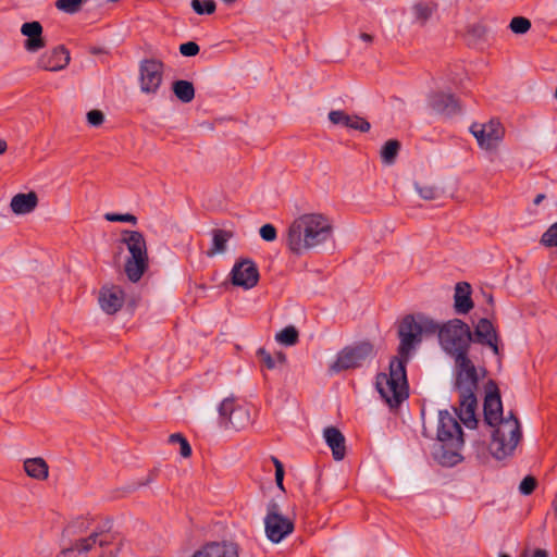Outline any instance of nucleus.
Masks as SVG:
<instances>
[{
    "instance_id": "nucleus-15",
    "label": "nucleus",
    "mask_w": 557,
    "mask_h": 557,
    "mask_svg": "<svg viewBox=\"0 0 557 557\" xmlns=\"http://www.w3.org/2000/svg\"><path fill=\"white\" fill-rule=\"evenodd\" d=\"M70 60L69 50L61 45L42 53L38 59V66L45 71L57 72L66 67Z\"/></svg>"
},
{
    "instance_id": "nucleus-33",
    "label": "nucleus",
    "mask_w": 557,
    "mask_h": 557,
    "mask_svg": "<svg viewBox=\"0 0 557 557\" xmlns=\"http://www.w3.org/2000/svg\"><path fill=\"white\" fill-rule=\"evenodd\" d=\"M468 351L469 350H460L458 352L450 355L455 358L457 371L469 370V369L475 368V366L473 364V362L471 361V359L468 356Z\"/></svg>"
},
{
    "instance_id": "nucleus-53",
    "label": "nucleus",
    "mask_w": 557,
    "mask_h": 557,
    "mask_svg": "<svg viewBox=\"0 0 557 557\" xmlns=\"http://www.w3.org/2000/svg\"><path fill=\"white\" fill-rule=\"evenodd\" d=\"M169 443H171V444H176V443H178V444H180V440H173V438H172V434H171V435L169 436Z\"/></svg>"
},
{
    "instance_id": "nucleus-51",
    "label": "nucleus",
    "mask_w": 557,
    "mask_h": 557,
    "mask_svg": "<svg viewBox=\"0 0 557 557\" xmlns=\"http://www.w3.org/2000/svg\"><path fill=\"white\" fill-rule=\"evenodd\" d=\"M8 149V144L4 139L0 138V156L3 154Z\"/></svg>"
},
{
    "instance_id": "nucleus-4",
    "label": "nucleus",
    "mask_w": 557,
    "mask_h": 557,
    "mask_svg": "<svg viewBox=\"0 0 557 557\" xmlns=\"http://www.w3.org/2000/svg\"><path fill=\"white\" fill-rule=\"evenodd\" d=\"M121 542L109 529L92 531L87 537L63 549L57 557H116Z\"/></svg>"
},
{
    "instance_id": "nucleus-46",
    "label": "nucleus",
    "mask_w": 557,
    "mask_h": 557,
    "mask_svg": "<svg viewBox=\"0 0 557 557\" xmlns=\"http://www.w3.org/2000/svg\"><path fill=\"white\" fill-rule=\"evenodd\" d=\"M274 359L276 361V366L286 363V355L283 351H277L274 356Z\"/></svg>"
},
{
    "instance_id": "nucleus-27",
    "label": "nucleus",
    "mask_w": 557,
    "mask_h": 557,
    "mask_svg": "<svg viewBox=\"0 0 557 557\" xmlns=\"http://www.w3.org/2000/svg\"><path fill=\"white\" fill-rule=\"evenodd\" d=\"M175 97L183 103H189L195 98V87L191 82L185 79L175 81L172 84Z\"/></svg>"
},
{
    "instance_id": "nucleus-14",
    "label": "nucleus",
    "mask_w": 557,
    "mask_h": 557,
    "mask_svg": "<svg viewBox=\"0 0 557 557\" xmlns=\"http://www.w3.org/2000/svg\"><path fill=\"white\" fill-rule=\"evenodd\" d=\"M231 275L233 285L245 289L255 287L259 281V270L251 259H243L235 263Z\"/></svg>"
},
{
    "instance_id": "nucleus-44",
    "label": "nucleus",
    "mask_w": 557,
    "mask_h": 557,
    "mask_svg": "<svg viewBox=\"0 0 557 557\" xmlns=\"http://www.w3.org/2000/svg\"><path fill=\"white\" fill-rule=\"evenodd\" d=\"M158 474H159V469H157V468L151 469L148 472L146 478L141 479L134 486H132V491H135V490H137V488H139L141 486L149 485L150 483H152L157 479Z\"/></svg>"
},
{
    "instance_id": "nucleus-34",
    "label": "nucleus",
    "mask_w": 557,
    "mask_h": 557,
    "mask_svg": "<svg viewBox=\"0 0 557 557\" xmlns=\"http://www.w3.org/2000/svg\"><path fill=\"white\" fill-rule=\"evenodd\" d=\"M541 244L545 247H557V222L552 224L542 235Z\"/></svg>"
},
{
    "instance_id": "nucleus-26",
    "label": "nucleus",
    "mask_w": 557,
    "mask_h": 557,
    "mask_svg": "<svg viewBox=\"0 0 557 557\" xmlns=\"http://www.w3.org/2000/svg\"><path fill=\"white\" fill-rule=\"evenodd\" d=\"M233 237V232L215 228L212 231V247L207 251L208 257L222 253L226 250L227 242Z\"/></svg>"
},
{
    "instance_id": "nucleus-24",
    "label": "nucleus",
    "mask_w": 557,
    "mask_h": 557,
    "mask_svg": "<svg viewBox=\"0 0 557 557\" xmlns=\"http://www.w3.org/2000/svg\"><path fill=\"white\" fill-rule=\"evenodd\" d=\"M38 206V196L35 191L16 194L10 203L11 210L15 214H27L33 212Z\"/></svg>"
},
{
    "instance_id": "nucleus-23",
    "label": "nucleus",
    "mask_w": 557,
    "mask_h": 557,
    "mask_svg": "<svg viewBox=\"0 0 557 557\" xmlns=\"http://www.w3.org/2000/svg\"><path fill=\"white\" fill-rule=\"evenodd\" d=\"M471 292V285L469 283L459 282L456 284L454 307L457 313L466 314L473 308Z\"/></svg>"
},
{
    "instance_id": "nucleus-40",
    "label": "nucleus",
    "mask_w": 557,
    "mask_h": 557,
    "mask_svg": "<svg viewBox=\"0 0 557 557\" xmlns=\"http://www.w3.org/2000/svg\"><path fill=\"white\" fill-rule=\"evenodd\" d=\"M259 234L265 242H273L277 236L276 228L270 223L262 225L259 230Z\"/></svg>"
},
{
    "instance_id": "nucleus-36",
    "label": "nucleus",
    "mask_w": 557,
    "mask_h": 557,
    "mask_svg": "<svg viewBox=\"0 0 557 557\" xmlns=\"http://www.w3.org/2000/svg\"><path fill=\"white\" fill-rule=\"evenodd\" d=\"M104 219L109 222H127L133 225L137 223V218L131 213H106Z\"/></svg>"
},
{
    "instance_id": "nucleus-57",
    "label": "nucleus",
    "mask_w": 557,
    "mask_h": 557,
    "mask_svg": "<svg viewBox=\"0 0 557 557\" xmlns=\"http://www.w3.org/2000/svg\"><path fill=\"white\" fill-rule=\"evenodd\" d=\"M555 97H556V99H557V88H556Z\"/></svg>"
},
{
    "instance_id": "nucleus-9",
    "label": "nucleus",
    "mask_w": 557,
    "mask_h": 557,
    "mask_svg": "<svg viewBox=\"0 0 557 557\" xmlns=\"http://www.w3.org/2000/svg\"><path fill=\"white\" fill-rule=\"evenodd\" d=\"M374 355V346L370 342H358L339 350L334 362L330 364L329 371L333 374L359 368Z\"/></svg>"
},
{
    "instance_id": "nucleus-35",
    "label": "nucleus",
    "mask_w": 557,
    "mask_h": 557,
    "mask_svg": "<svg viewBox=\"0 0 557 557\" xmlns=\"http://www.w3.org/2000/svg\"><path fill=\"white\" fill-rule=\"evenodd\" d=\"M257 357L259 358L262 366L268 370H273L276 368V361L274 357L265 348L260 347L257 350Z\"/></svg>"
},
{
    "instance_id": "nucleus-54",
    "label": "nucleus",
    "mask_w": 557,
    "mask_h": 557,
    "mask_svg": "<svg viewBox=\"0 0 557 557\" xmlns=\"http://www.w3.org/2000/svg\"><path fill=\"white\" fill-rule=\"evenodd\" d=\"M225 3H233L235 2L236 0H223Z\"/></svg>"
},
{
    "instance_id": "nucleus-45",
    "label": "nucleus",
    "mask_w": 557,
    "mask_h": 557,
    "mask_svg": "<svg viewBox=\"0 0 557 557\" xmlns=\"http://www.w3.org/2000/svg\"><path fill=\"white\" fill-rule=\"evenodd\" d=\"M283 480H284V472H281V469H278V473H275V483H276L277 487L282 491H284Z\"/></svg>"
},
{
    "instance_id": "nucleus-1",
    "label": "nucleus",
    "mask_w": 557,
    "mask_h": 557,
    "mask_svg": "<svg viewBox=\"0 0 557 557\" xmlns=\"http://www.w3.org/2000/svg\"><path fill=\"white\" fill-rule=\"evenodd\" d=\"M440 329L438 323L421 313L407 314L399 321L397 355L389 361V373H379L375 382L377 392L391 408H398L409 396L406 367L423 334H438Z\"/></svg>"
},
{
    "instance_id": "nucleus-37",
    "label": "nucleus",
    "mask_w": 557,
    "mask_h": 557,
    "mask_svg": "<svg viewBox=\"0 0 557 557\" xmlns=\"http://www.w3.org/2000/svg\"><path fill=\"white\" fill-rule=\"evenodd\" d=\"M536 485V479L531 475H528L520 482L519 492L522 495H530L534 492Z\"/></svg>"
},
{
    "instance_id": "nucleus-39",
    "label": "nucleus",
    "mask_w": 557,
    "mask_h": 557,
    "mask_svg": "<svg viewBox=\"0 0 557 557\" xmlns=\"http://www.w3.org/2000/svg\"><path fill=\"white\" fill-rule=\"evenodd\" d=\"M172 438L180 440V454L182 457L188 458L191 456V447L185 436L181 433H174L172 434Z\"/></svg>"
},
{
    "instance_id": "nucleus-25",
    "label": "nucleus",
    "mask_w": 557,
    "mask_h": 557,
    "mask_svg": "<svg viewBox=\"0 0 557 557\" xmlns=\"http://www.w3.org/2000/svg\"><path fill=\"white\" fill-rule=\"evenodd\" d=\"M24 470L28 476L36 480H46L49 475L48 463L40 457L26 459Z\"/></svg>"
},
{
    "instance_id": "nucleus-12",
    "label": "nucleus",
    "mask_w": 557,
    "mask_h": 557,
    "mask_svg": "<svg viewBox=\"0 0 557 557\" xmlns=\"http://www.w3.org/2000/svg\"><path fill=\"white\" fill-rule=\"evenodd\" d=\"M219 416L224 428L240 430L250 422L249 410L245 406L237 405L234 397L223 399L219 406Z\"/></svg>"
},
{
    "instance_id": "nucleus-13",
    "label": "nucleus",
    "mask_w": 557,
    "mask_h": 557,
    "mask_svg": "<svg viewBox=\"0 0 557 557\" xmlns=\"http://www.w3.org/2000/svg\"><path fill=\"white\" fill-rule=\"evenodd\" d=\"M470 132L478 140L479 146L485 150L495 149L505 134L502 123L495 119L487 123H473L470 126Z\"/></svg>"
},
{
    "instance_id": "nucleus-29",
    "label": "nucleus",
    "mask_w": 557,
    "mask_h": 557,
    "mask_svg": "<svg viewBox=\"0 0 557 557\" xmlns=\"http://www.w3.org/2000/svg\"><path fill=\"white\" fill-rule=\"evenodd\" d=\"M275 339L285 346H293L298 343L299 333L295 326L288 325L275 335Z\"/></svg>"
},
{
    "instance_id": "nucleus-47",
    "label": "nucleus",
    "mask_w": 557,
    "mask_h": 557,
    "mask_svg": "<svg viewBox=\"0 0 557 557\" xmlns=\"http://www.w3.org/2000/svg\"><path fill=\"white\" fill-rule=\"evenodd\" d=\"M472 32H473V34H475L476 36L481 37V36H484V34H485L486 29H485V27H484V26H482V25H474V26L472 27Z\"/></svg>"
},
{
    "instance_id": "nucleus-58",
    "label": "nucleus",
    "mask_w": 557,
    "mask_h": 557,
    "mask_svg": "<svg viewBox=\"0 0 557 557\" xmlns=\"http://www.w3.org/2000/svg\"><path fill=\"white\" fill-rule=\"evenodd\" d=\"M556 510H557V504H556Z\"/></svg>"
},
{
    "instance_id": "nucleus-30",
    "label": "nucleus",
    "mask_w": 557,
    "mask_h": 557,
    "mask_svg": "<svg viewBox=\"0 0 557 557\" xmlns=\"http://www.w3.org/2000/svg\"><path fill=\"white\" fill-rule=\"evenodd\" d=\"M193 10L199 14H212L215 11V2L214 0H191Z\"/></svg>"
},
{
    "instance_id": "nucleus-20",
    "label": "nucleus",
    "mask_w": 557,
    "mask_h": 557,
    "mask_svg": "<svg viewBox=\"0 0 557 557\" xmlns=\"http://www.w3.org/2000/svg\"><path fill=\"white\" fill-rule=\"evenodd\" d=\"M329 120L334 125H343L347 128L367 133L371 128V124L359 115H349L343 110H333L329 113Z\"/></svg>"
},
{
    "instance_id": "nucleus-49",
    "label": "nucleus",
    "mask_w": 557,
    "mask_h": 557,
    "mask_svg": "<svg viewBox=\"0 0 557 557\" xmlns=\"http://www.w3.org/2000/svg\"><path fill=\"white\" fill-rule=\"evenodd\" d=\"M532 557H548V554L545 549L536 548Z\"/></svg>"
},
{
    "instance_id": "nucleus-10",
    "label": "nucleus",
    "mask_w": 557,
    "mask_h": 557,
    "mask_svg": "<svg viewBox=\"0 0 557 557\" xmlns=\"http://www.w3.org/2000/svg\"><path fill=\"white\" fill-rule=\"evenodd\" d=\"M140 91L145 95H157L164 76V63L154 58L143 59L138 65Z\"/></svg>"
},
{
    "instance_id": "nucleus-2",
    "label": "nucleus",
    "mask_w": 557,
    "mask_h": 557,
    "mask_svg": "<svg viewBox=\"0 0 557 557\" xmlns=\"http://www.w3.org/2000/svg\"><path fill=\"white\" fill-rule=\"evenodd\" d=\"M486 395L483 404L484 422L493 428L490 451L497 460L513 455L522 438L521 425L512 411L503 416V404L499 388L495 381L486 383Z\"/></svg>"
},
{
    "instance_id": "nucleus-11",
    "label": "nucleus",
    "mask_w": 557,
    "mask_h": 557,
    "mask_svg": "<svg viewBox=\"0 0 557 557\" xmlns=\"http://www.w3.org/2000/svg\"><path fill=\"white\" fill-rule=\"evenodd\" d=\"M265 534L272 543H280L294 531V522L280 512V506L275 500H270L264 518Z\"/></svg>"
},
{
    "instance_id": "nucleus-48",
    "label": "nucleus",
    "mask_w": 557,
    "mask_h": 557,
    "mask_svg": "<svg viewBox=\"0 0 557 557\" xmlns=\"http://www.w3.org/2000/svg\"><path fill=\"white\" fill-rule=\"evenodd\" d=\"M271 460L275 467V473H278V469H281V472H284V466L276 457L272 456Z\"/></svg>"
},
{
    "instance_id": "nucleus-43",
    "label": "nucleus",
    "mask_w": 557,
    "mask_h": 557,
    "mask_svg": "<svg viewBox=\"0 0 557 557\" xmlns=\"http://www.w3.org/2000/svg\"><path fill=\"white\" fill-rule=\"evenodd\" d=\"M87 121L91 126H100L104 122V114L100 110H91L87 113Z\"/></svg>"
},
{
    "instance_id": "nucleus-28",
    "label": "nucleus",
    "mask_w": 557,
    "mask_h": 557,
    "mask_svg": "<svg viewBox=\"0 0 557 557\" xmlns=\"http://www.w3.org/2000/svg\"><path fill=\"white\" fill-rule=\"evenodd\" d=\"M400 150V143L396 139L387 140L381 149V159L385 164H393Z\"/></svg>"
},
{
    "instance_id": "nucleus-56",
    "label": "nucleus",
    "mask_w": 557,
    "mask_h": 557,
    "mask_svg": "<svg viewBox=\"0 0 557 557\" xmlns=\"http://www.w3.org/2000/svg\"><path fill=\"white\" fill-rule=\"evenodd\" d=\"M499 557H510L509 555L502 554Z\"/></svg>"
},
{
    "instance_id": "nucleus-8",
    "label": "nucleus",
    "mask_w": 557,
    "mask_h": 557,
    "mask_svg": "<svg viewBox=\"0 0 557 557\" xmlns=\"http://www.w3.org/2000/svg\"><path fill=\"white\" fill-rule=\"evenodd\" d=\"M438 339L443 349L451 355L460 350H469L473 337L467 323L460 319H453L441 326Z\"/></svg>"
},
{
    "instance_id": "nucleus-32",
    "label": "nucleus",
    "mask_w": 557,
    "mask_h": 557,
    "mask_svg": "<svg viewBox=\"0 0 557 557\" xmlns=\"http://www.w3.org/2000/svg\"><path fill=\"white\" fill-rule=\"evenodd\" d=\"M509 28L512 33L523 35L531 28V22L523 16H516L510 21Z\"/></svg>"
},
{
    "instance_id": "nucleus-6",
    "label": "nucleus",
    "mask_w": 557,
    "mask_h": 557,
    "mask_svg": "<svg viewBox=\"0 0 557 557\" xmlns=\"http://www.w3.org/2000/svg\"><path fill=\"white\" fill-rule=\"evenodd\" d=\"M455 387L459 393V409H455L459 420L468 428L475 429L478 419L475 410L478 399L475 392L479 387V375L476 368L457 371Z\"/></svg>"
},
{
    "instance_id": "nucleus-42",
    "label": "nucleus",
    "mask_w": 557,
    "mask_h": 557,
    "mask_svg": "<svg viewBox=\"0 0 557 557\" xmlns=\"http://www.w3.org/2000/svg\"><path fill=\"white\" fill-rule=\"evenodd\" d=\"M199 46L195 41H187L180 46V52L184 57H195L199 53Z\"/></svg>"
},
{
    "instance_id": "nucleus-18",
    "label": "nucleus",
    "mask_w": 557,
    "mask_h": 557,
    "mask_svg": "<svg viewBox=\"0 0 557 557\" xmlns=\"http://www.w3.org/2000/svg\"><path fill=\"white\" fill-rule=\"evenodd\" d=\"M191 557H239V546L230 541L210 542L196 550Z\"/></svg>"
},
{
    "instance_id": "nucleus-17",
    "label": "nucleus",
    "mask_w": 557,
    "mask_h": 557,
    "mask_svg": "<svg viewBox=\"0 0 557 557\" xmlns=\"http://www.w3.org/2000/svg\"><path fill=\"white\" fill-rule=\"evenodd\" d=\"M472 341L491 347L496 356L499 355V337L493 323L488 319L482 318L478 321L474 332L472 333Z\"/></svg>"
},
{
    "instance_id": "nucleus-50",
    "label": "nucleus",
    "mask_w": 557,
    "mask_h": 557,
    "mask_svg": "<svg viewBox=\"0 0 557 557\" xmlns=\"http://www.w3.org/2000/svg\"><path fill=\"white\" fill-rule=\"evenodd\" d=\"M360 38L368 44H371L373 41V36L368 33H361Z\"/></svg>"
},
{
    "instance_id": "nucleus-5",
    "label": "nucleus",
    "mask_w": 557,
    "mask_h": 557,
    "mask_svg": "<svg viewBox=\"0 0 557 557\" xmlns=\"http://www.w3.org/2000/svg\"><path fill=\"white\" fill-rule=\"evenodd\" d=\"M437 440L442 443L443 453L438 457L445 466H454L461 461L458 450L463 446V432L457 419L448 411L438 412Z\"/></svg>"
},
{
    "instance_id": "nucleus-41",
    "label": "nucleus",
    "mask_w": 557,
    "mask_h": 557,
    "mask_svg": "<svg viewBox=\"0 0 557 557\" xmlns=\"http://www.w3.org/2000/svg\"><path fill=\"white\" fill-rule=\"evenodd\" d=\"M416 17L422 22H425L432 14L431 8L425 3H417L413 7Z\"/></svg>"
},
{
    "instance_id": "nucleus-21",
    "label": "nucleus",
    "mask_w": 557,
    "mask_h": 557,
    "mask_svg": "<svg viewBox=\"0 0 557 557\" xmlns=\"http://www.w3.org/2000/svg\"><path fill=\"white\" fill-rule=\"evenodd\" d=\"M22 35L26 36L24 48L29 52H36L46 47V40L42 37V26L39 22H26L21 27Z\"/></svg>"
},
{
    "instance_id": "nucleus-22",
    "label": "nucleus",
    "mask_w": 557,
    "mask_h": 557,
    "mask_svg": "<svg viewBox=\"0 0 557 557\" xmlns=\"http://www.w3.org/2000/svg\"><path fill=\"white\" fill-rule=\"evenodd\" d=\"M324 438L332 450L333 458L337 461L343 460L346 455L345 436L335 426L324 429Z\"/></svg>"
},
{
    "instance_id": "nucleus-7",
    "label": "nucleus",
    "mask_w": 557,
    "mask_h": 557,
    "mask_svg": "<svg viewBox=\"0 0 557 557\" xmlns=\"http://www.w3.org/2000/svg\"><path fill=\"white\" fill-rule=\"evenodd\" d=\"M121 242L126 245L131 253L125 262V273L131 282L136 283L148 269L146 239L138 231L124 230Z\"/></svg>"
},
{
    "instance_id": "nucleus-55",
    "label": "nucleus",
    "mask_w": 557,
    "mask_h": 557,
    "mask_svg": "<svg viewBox=\"0 0 557 557\" xmlns=\"http://www.w3.org/2000/svg\"><path fill=\"white\" fill-rule=\"evenodd\" d=\"M488 301L492 302L493 301V297L492 295L488 296Z\"/></svg>"
},
{
    "instance_id": "nucleus-38",
    "label": "nucleus",
    "mask_w": 557,
    "mask_h": 557,
    "mask_svg": "<svg viewBox=\"0 0 557 557\" xmlns=\"http://www.w3.org/2000/svg\"><path fill=\"white\" fill-rule=\"evenodd\" d=\"M417 191L419 193L420 197L425 200H433L438 195V189L435 186L424 185L419 186L416 185Z\"/></svg>"
},
{
    "instance_id": "nucleus-3",
    "label": "nucleus",
    "mask_w": 557,
    "mask_h": 557,
    "mask_svg": "<svg viewBox=\"0 0 557 557\" xmlns=\"http://www.w3.org/2000/svg\"><path fill=\"white\" fill-rule=\"evenodd\" d=\"M333 227L321 213H305L295 219L286 232V245L293 255L301 256L332 237Z\"/></svg>"
},
{
    "instance_id": "nucleus-16",
    "label": "nucleus",
    "mask_w": 557,
    "mask_h": 557,
    "mask_svg": "<svg viewBox=\"0 0 557 557\" xmlns=\"http://www.w3.org/2000/svg\"><path fill=\"white\" fill-rule=\"evenodd\" d=\"M431 109L441 115L451 117L461 112L459 100L453 94L435 92L429 99Z\"/></svg>"
},
{
    "instance_id": "nucleus-31",
    "label": "nucleus",
    "mask_w": 557,
    "mask_h": 557,
    "mask_svg": "<svg viewBox=\"0 0 557 557\" xmlns=\"http://www.w3.org/2000/svg\"><path fill=\"white\" fill-rule=\"evenodd\" d=\"M84 0H57L55 8L67 14L77 13L81 10Z\"/></svg>"
},
{
    "instance_id": "nucleus-52",
    "label": "nucleus",
    "mask_w": 557,
    "mask_h": 557,
    "mask_svg": "<svg viewBox=\"0 0 557 557\" xmlns=\"http://www.w3.org/2000/svg\"><path fill=\"white\" fill-rule=\"evenodd\" d=\"M545 199V195L544 194H539L534 200H533V203L535 206H539L543 200Z\"/></svg>"
},
{
    "instance_id": "nucleus-19",
    "label": "nucleus",
    "mask_w": 557,
    "mask_h": 557,
    "mask_svg": "<svg viewBox=\"0 0 557 557\" xmlns=\"http://www.w3.org/2000/svg\"><path fill=\"white\" fill-rule=\"evenodd\" d=\"M99 305L108 314L116 313L124 305V292L120 286H103L99 292Z\"/></svg>"
}]
</instances>
